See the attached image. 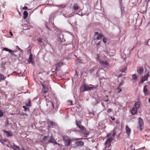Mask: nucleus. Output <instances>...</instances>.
I'll use <instances>...</instances> for the list:
<instances>
[{"label":"nucleus","mask_w":150,"mask_h":150,"mask_svg":"<svg viewBox=\"0 0 150 150\" xmlns=\"http://www.w3.org/2000/svg\"><path fill=\"white\" fill-rule=\"evenodd\" d=\"M115 135V132L113 131L107 135V137L108 138L105 143V148L109 147L111 145V142L112 141L113 138H114Z\"/></svg>","instance_id":"f257e3e1"},{"label":"nucleus","mask_w":150,"mask_h":150,"mask_svg":"<svg viewBox=\"0 0 150 150\" xmlns=\"http://www.w3.org/2000/svg\"><path fill=\"white\" fill-rule=\"evenodd\" d=\"M76 123L78 127L81 130L84 135L87 136L89 134V133L86 131V129L84 127L80 125V122L76 121Z\"/></svg>","instance_id":"f03ea898"},{"label":"nucleus","mask_w":150,"mask_h":150,"mask_svg":"<svg viewBox=\"0 0 150 150\" xmlns=\"http://www.w3.org/2000/svg\"><path fill=\"white\" fill-rule=\"evenodd\" d=\"M140 104V103L139 102H137L135 103L134 107L131 110V112L132 114L134 115L137 113V110L139 108Z\"/></svg>","instance_id":"7ed1b4c3"},{"label":"nucleus","mask_w":150,"mask_h":150,"mask_svg":"<svg viewBox=\"0 0 150 150\" xmlns=\"http://www.w3.org/2000/svg\"><path fill=\"white\" fill-rule=\"evenodd\" d=\"M96 59L97 60V61L99 62L103 66L107 67L109 65L108 63L107 62L101 61V58L99 56L97 55V57L96 58Z\"/></svg>","instance_id":"20e7f679"},{"label":"nucleus","mask_w":150,"mask_h":150,"mask_svg":"<svg viewBox=\"0 0 150 150\" xmlns=\"http://www.w3.org/2000/svg\"><path fill=\"white\" fill-rule=\"evenodd\" d=\"M94 88V86H91V87H90L86 85H83L81 87V90L82 92H84L86 91L91 90Z\"/></svg>","instance_id":"39448f33"},{"label":"nucleus","mask_w":150,"mask_h":150,"mask_svg":"<svg viewBox=\"0 0 150 150\" xmlns=\"http://www.w3.org/2000/svg\"><path fill=\"white\" fill-rule=\"evenodd\" d=\"M46 101L47 102V106H51V108H54V106L55 105L56 107H57L58 106V105L56 104L54 102H49V100H47V98H45Z\"/></svg>","instance_id":"423d86ee"},{"label":"nucleus","mask_w":150,"mask_h":150,"mask_svg":"<svg viewBox=\"0 0 150 150\" xmlns=\"http://www.w3.org/2000/svg\"><path fill=\"white\" fill-rule=\"evenodd\" d=\"M96 37L94 39L99 40L102 39L104 37L103 35L100 33H99L98 32H96L95 33V37Z\"/></svg>","instance_id":"0eeeda50"},{"label":"nucleus","mask_w":150,"mask_h":150,"mask_svg":"<svg viewBox=\"0 0 150 150\" xmlns=\"http://www.w3.org/2000/svg\"><path fill=\"white\" fill-rule=\"evenodd\" d=\"M63 139L65 142V145L67 146L69 145L71 142L70 139L68 137H64Z\"/></svg>","instance_id":"6e6552de"},{"label":"nucleus","mask_w":150,"mask_h":150,"mask_svg":"<svg viewBox=\"0 0 150 150\" xmlns=\"http://www.w3.org/2000/svg\"><path fill=\"white\" fill-rule=\"evenodd\" d=\"M138 124L140 130H142L143 127L144 123L143 120L141 118H139L138 119Z\"/></svg>","instance_id":"1a4fd4ad"},{"label":"nucleus","mask_w":150,"mask_h":150,"mask_svg":"<svg viewBox=\"0 0 150 150\" xmlns=\"http://www.w3.org/2000/svg\"><path fill=\"white\" fill-rule=\"evenodd\" d=\"M3 50H5L6 51H8V52H9L12 56L14 57H17V55H16L14 54V51H12L11 50L9 49H8V48H6V47H3Z\"/></svg>","instance_id":"9d476101"},{"label":"nucleus","mask_w":150,"mask_h":150,"mask_svg":"<svg viewBox=\"0 0 150 150\" xmlns=\"http://www.w3.org/2000/svg\"><path fill=\"white\" fill-rule=\"evenodd\" d=\"M149 76V72L146 73V75H145L144 76L142 77V79L140 81V83L141 84L144 81L146 80Z\"/></svg>","instance_id":"9b49d317"},{"label":"nucleus","mask_w":150,"mask_h":150,"mask_svg":"<svg viewBox=\"0 0 150 150\" xmlns=\"http://www.w3.org/2000/svg\"><path fill=\"white\" fill-rule=\"evenodd\" d=\"M148 86L145 85L143 88V92L144 93V95L145 96H147L149 95V90L147 88Z\"/></svg>","instance_id":"f8f14e48"},{"label":"nucleus","mask_w":150,"mask_h":150,"mask_svg":"<svg viewBox=\"0 0 150 150\" xmlns=\"http://www.w3.org/2000/svg\"><path fill=\"white\" fill-rule=\"evenodd\" d=\"M57 37L58 39L59 42H60L64 41V39L63 38V35L62 33H60L59 34H58Z\"/></svg>","instance_id":"ddd939ff"},{"label":"nucleus","mask_w":150,"mask_h":150,"mask_svg":"<svg viewBox=\"0 0 150 150\" xmlns=\"http://www.w3.org/2000/svg\"><path fill=\"white\" fill-rule=\"evenodd\" d=\"M63 65V63L62 62H57L55 64V66L56 67L55 70L57 71L59 69V67L62 66Z\"/></svg>","instance_id":"4468645a"},{"label":"nucleus","mask_w":150,"mask_h":150,"mask_svg":"<svg viewBox=\"0 0 150 150\" xmlns=\"http://www.w3.org/2000/svg\"><path fill=\"white\" fill-rule=\"evenodd\" d=\"M10 145L11 148H13L14 150H20L19 147L14 144H10Z\"/></svg>","instance_id":"2eb2a0df"},{"label":"nucleus","mask_w":150,"mask_h":150,"mask_svg":"<svg viewBox=\"0 0 150 150\" xmlns=\"http://www.w3.org/2000/svg\"><path fill=\"white\" fill-rule=\"evenodd\" d=\"M28 61L29 62V63H31L32 65H34V62L33 61V55L32 54H30V55Z\"/></svg>","instance_id":"dca6fc26"},{"label":"nucleus","mask_w":150,"mask_h":150,"mask_svg":"<svg viewBox=\"0 0 150 150\" xmlns=\"http://www.w3.org/2000/svg\"><path fill=\"white\" fill-rule=\"evenodd\" d=\"M137 71L138 73L140 74H142L143 72V69L142 67H140L137 68Z\"/></svg>","instance_id":"f3484780"},{"label":"nucleus","mask_w":150,"mask_h":150,"mask_svg":"<svg viewBox=\"0 0 150 150\" xmlns=\"http://www.w3.org/2000/svg\"><path fill=\"white\" fill-rule=\"evenodd\" d=\"M125 129L127 134L128 136H130V134L131 132L130 129L129 128L128 126L127 125L126 126Z\"/></svg>","instance_id":"a211bd4d"},{"label":"nucleus","mask_w":150,"mask_h":150,"mask_svg":"<svg viewBox=\"0 0 150 150\" xmlns=\"http://www.w3.org/2000/svg\"><path fill=\"white\" fill-rule=\"evenodd\" d=\"M42 85L43 86V88L42 90L45 93H46L48 91V89L47 87L45 86V85L42 84Z\"/></svg>","instance_id":"6ab92c4d"},{"label":"nucleus","mask_w":150,"mask_h":150,"mask_svg":"<svg viewBox=\"0 0 150 150\" xmlns=\"http://www.w3.org/2000/svg\"><path fill=\"white\" fill-rule=\"evenodd\" d=\"M49 137L47 136H45L43 138V143L46 144L49 142Z\"/></svg>","instance_id":"aec40b11"},{"label":"nucleus","mask_w":150,"mask_h":150,"mask_svg":"<svg viewBox=\"0 0 150 150\" xmlns=\"http://www.w3.org/2000/svg\"><path fill=\"white\" fill-rule=\"evenodd\" d=\"M4 132L6 134V135L8 137L11 136L12 135V133L10 131H7L5 130Z\"/></svg>","instance_id":"412c9836"},{"label":"nucleus","mask_w":150,"mask_h":150,"mask_svg":"<svg viewBox=\"0 0 150 150\" xmlns=\"http://www.w3.org/2000/svg\"><path fill=\"white\" fill-rule=\"evenodd\" d=\"M78 146H82L84 144V143L82 141H79L76 143Z\"/></svg>","instance_id":"4be33fe9"},{"label":"nucleus","mask_w":150,"mask_h":150,"mask_svg":"<svg viewBox=\"0 0 150 150\" xmlns=\"http://www.w3.org/2000/svg\"><path fill=\"white\" fill-rule=\"evenodd\" d=\"M23 14L24 16V18H26L28 16V12L26 11H24L23 13Z\"/></svg>","instance_id":"5701e85b"},{"label":"nucleus","mask_w":150,"mask_h":150,"mask_svg":"<svg viewBox=\"0 0 150 150\" xmlns=\"http://www.w3.org/2000/svg\"><path fill=\"white\" fill-rule=\"evenodd\" d=\"M132 80L136 81L137 79V76L135 74H133L132 75Z\"/></svg>","instance_id":"b1692460"},{"label":"nucleus","mask_w":150,"mask_h":150,"mask_svg":"<svg viewBox=\"0 0 150 150\" xmlns=\"http://www.w3.org/2000/svg\"><path fill=\"white\" fill-rule=\"evenodd\" d=\"M55 142H56V141L52 137H51V138L49 139V142L54 143Z\"/></svg>","instance_id":"393cba45"},{"label":"nucleus","mask_w":150,"mask_h":150,"mask_svg":"<svg viewBox=\"0 0 150 150\" xmlns=\"http://www.w3.org/2000/svg\"><path fill=\"white\" fill-rule=\"evenodd\" d=\"M127 69V66L125 67L124 68H122V69L120 70V71L122 72H124Z\"/></svg>","instance_id":"a878e982"},{"label":"nucleus","mask_w":150,"mask_h":150,"mask_svg":"<svg viewBox=\"0 0 150 150\" xmlns=\"http://www.w3.org/2000/svg\"><path fill=\"white\" fill-rule=\"evenodd\" d=\"M114 105L116 106L120 105V103L119 102L115 101L114 103Z\"/></svg>","instance_id":"bb28decb"},{"label":"nucleus","mask_w":150,"mask_h":150,"mask_svg":"<svg viewBox=\"0 0 150 150\" xmlns=\"http://www.w3.org/2000/svg\"><path fill=\"white\" fill-rule=\"evenodd\" d=\"M73 8L74 10H76L78 9V6H77V4H74Z\"/></svg>","instance_id":"cd10ccee"},{"label":"nucleus","mask_w":150,"mask_h":150,"mask_svg":"<svg viewBox=\"0 0 150 150\" xmlns=\"http://www.w3.org/2000/svg\"><path fill=\"white\" fill-rule=\"evenodd\" d=\"M26 105L27 106H31L30 105V100H28V103H27L26 102L25 103Z\"/></svg>","instance_id":"c85d7f7f"},{"label":"nucleus","mask_w":150,"mask_h":150,"mask_svg":"<svg viewBox=\"0 0 150 150\" xmlns=\"http://www.w3.org/2000/svg\"><path fill=\"white\" fill-rule=\"evenodd\" d=\"M23 107L24 108L25 111L28 110H29L28 108L26 106H23Z\"/></svg>","instance_id":"c756f323"},{"label":"nucleus","mask_w":150,"mask_h":150,"mask_svg":"<svg viewBox=\"0 0 150 150\" xmlns=\"http://www.w3.org/2000/svg\"><path fill=\"white\" fill-rule=\"evenodd\" d=\"M77 64L81 63H82V60L81 59H78L76 60Z\"/></svg>","instance_id":"7c9ffc66"},{"label":"nucleus","mask_w":150,"mask_h":150,"mask_svg":"<svg viewBox=\"0 0 150 150\" xmlns=\"http://www.w3.org/2000/svg\"><path fill=\"white\" fill-rule=\"evenodd\" d=\"M0 76L1 79H5L6 77H5L4 75L2 74H0Z\"/></svg>","instance_id":"2f4dec72"},{"label":"nucleus","mask_w":150,"mask_h":150,"mask_svg":"<svg viewBox=\"0 0 150 150\" xmlns=\"http://www.w3.org/2000/svg\"><path fill=\"white\" fill-rule=\"evenodd\" d=\"M20 115H23V116H24L25 117H25V116H26L27 117V114L25 113H20L19 114Z\"/></svg>","instance_id":"473e14b6"},{"label":"nucleus","mask_w":150,"mask_h":150,"mask_svg":"<svg viewBox=\"0 0 150 150\" xmlns=\"http://www.w3.org/2000/svg\"><path fill=\"white\" fill-rule=\"evenodd\" d=\"M38 41L40 43H41L42 42V40L41 38H39L37 39Z\"/></svg>","instance_id":"72a5a7b5"},{"label":"nucleus","mask_w":150,"mask_h":150,"mask_svg":"<svg viewBox=\"0 0 150 150\" xmlns=\"http://www.w3.org/2000/svg\"><path fill=\"white\" fill-rule=\"evenodd\" d=\"M48 124H50V125L53 126L54 125V123L52 121H49L48 122Z\"/></svg>","instance_id":"f704fd0d"},{"label":"nucleus","mask_w":150,"mask_h":150,"mask_svg":"<svg viewBox=\"0 0 150 150\" xmlns=\"http://www.w3.org/2000/svg\"><path fill=\"white\" fill-rule=\"evenodd\" d=\"M103 41L104 43H105L107 42V39L106 38H104L103 37Z\"/></svg>","instance_id":"c9c22d12"},{"label":"nucleus","mask_w":150,"mask_h":150,"mask_svg":"<svg viewBox=\"0 0 150 150\" xmlns=\"http://www.w3.org/2000/svg\"><path fill=\"white\" fill-rule=\"evenodd\" d=\"M16 48L18 49V50L21 51V52H22L23 50L21 49H20L18 46H16Z\"/></svg>","instance_id":"e433bc0d"},{"label":"nucleus","mask_w":150,"mask_h":150,"mask_svg":"<svg viewBox=\"0 0 150 150\" xmlns=\"http://www.w3.org/2000/svg\"><path fill=\"white\" fill-rule=\"evenodd\" d=\"M123 81H122L120 83V84H119V86H118V87H120L122 85H123Z\"/></svg>","instance_id":"4c0bfd02"},{"label":"nucleus","mask_w":150,"mask_h":150,"mask_svg":"<svg viewBox=\"0 0 150 150\" xmlns=\"http://www.w3.org/2000/svg\"><path fill=\"white\" fill-rule=\"evenodd\" d=\"M0 142L2 143L3 144H4V143L5 142V140H2V139H1L0 140Z\"/></svg>","instance_id":"58836bf2"},{"label":"nucleus","mask_w":150,"mask_h":150,"mask_svg":"<svg viewBox=\"0 0 150 150\" xmlns=\"http://www.w3.org/2000/svg\"><path fill=\"white\" fill-rule=\"evenodd\" d=\"M103 101L105 102H106L107 101H108V99H105V98H104L103 99Z\"/></svg>","instance_id":"ea45409f"},{"label":"nucleus","mask_w":150,"mask_h":150,"mask_svg":"<svg viewBox=\"0 0 150 150\" xmlns=\"http://www.w3.org/2000/svg\"><path fill=\"white\" fill-rule=\"evenodd\" d=\"M3 113L1 111V110H0V116H2L3 115Z\"/></svg>","instance_id":"a19ab883"},{"label":"nucleus","mask_w":150,"mask_h":150,"mask_svg":"<svg viewBox=\"0 0 150 150\" xmlns=\"http://www.w3.org/2000/svg\"><path fill=\"white\" fill-rule=\"evenodd\" d=\"M111 109H108V110L107 111L108 112H111Z\"/></svg>","instance_id":"79ce46f5"},{"label":"nucleus","mask_w":150,"mask_h":150,"mask_svg":"<svg viewBox=\"0 0 150 150\" xmlns=\"http://www.w3.org/2000/svg\"><path fill=\"white\" fill-rule=\"evenodd\" d=\"M28 8L27 7L25 6L23 8V9L24 10H26Z\"/></svg>","instance_id":"37998d69"},{"label":"nucleus","mask_w":150,"mask_h":150,"mask_svg":"<svg viewBox=\"0 0 150 150\" xmlns=\"http://www.w3.org/2000/svg\"><path fill=\"white\" fill-rule=\"evenodd\" d=\"M96 101V103H95V104H93V105H95V104H97V103H98V101Z\"/></svg>","instance_id":"c03bdc74"},{"label":"nucleus","mask_w":150,"mask_h":150,"mask_svg":"<svg viewBox=\"0 0 150 150\" xmlns=\"http://www.w3.org/2000/svg\"><path fill=\"white\" fill-rule=\"evenodd\" d=\"M105 99H108V96H106V97H105V98H104Z\"/></svg>","instance_id":"a18cd8bd"},{"label":"nucleus","mask_w":150,"mask_h":150,"mask_svg":"<svg viewBox=\"0 0 150 150\" xmlns=\"http://www.w3.org/2000/svg\"><path fill=\"white\" fill-rule=\"evenodd\" d=\"M101 105H102L104 107H105V105H104V103H101Z\"/></svg>","instance_id":"49530a36"},{"label":"nucleus","mask_w":150,"mask_h":150,"mask_svg":"<svg viewBox=\"0 0 150 150\" xmlns=\"http://www.w3.org/2000/svg\"><path fill=\"white\" fill-rule=\"evenodd\" d=\"M111 118L112 119V120H115V118L114 117H111Z\"/></svg>","instance_id":"de8ad7c7"},{"label":"nucleus","mask_w":150,"mask_h":150,"mask_svg":"<svg viewBox=\"0 0 150 150\" xmlns=\"http://www.w3.org/2000/svg\"><path fill=\"white\" fill-rule=\"evenodd\" d=\"M148 42L149 43V45L150 46V39H149L148 40Z\"/></svg>","instance_id":"09e8293b"},{"label":"nucleus","mask_w":150,"mask_h":150,"mask_svg":"<svg viewBox=\"0 0 150 150\" xmlns=\"http://www.w3.org/2000/svg\"><path fill=\"white\" fill-rule=\"evenodd\" d=\"M97 44L98 45H100V42H99L98 43H97Z\"/></svg>","instance_id":"8fccbe9b"},{"label":"nucleus","mask_w":150,"mask_h":150,"mask_svg":"<svg viewBox=\"0 0 150 150\" xmlns=\"http://www.w3.org/2000/svg\"><path fill=\"white\" fill-rule=\"evenodd\" d=\"M10 33L11 36H13V35L11 32H10Z\"/></svg>","instance_id":"3c124183"},{"label":"nucleus","mask_w":150,"mask_h":150,"mask_svg":"<svg viewBox=\"0 0 150 150\" xmlns=\"http://www.w3.org/2000/svg\"><path fill=\"white\" fill-rule=\"evenodd\" d=\"M146 2H148L149 1H150V0H146Z\"/></svg>","instance_id":"603ef678"},{"label":"nucleus","mask_w":150,"mask_h":150,"mask_svg":"<svg viewBox=\"0 0 150 150\" xmlns=\"http://www.w3.org/2000/svg\"><path fill=\"white\" fill-rule=\"evenodd\" d=\"M68 101L69 102H71V104L72 105V104H71V103H72V101H71L70 100H69Z\"/></svg>","instance_id":"864d4df0"},{"label":"nucleus","mask_w":150,"mask_h":150,"mask_svg":"<svg viewBox=\"0 0 150 150\" xmlns=\"http://www.w3.org/2000/svg\"><path fill=\"white\" fill-rule=\"evenodd\" d=\"M46 28L48 29V30H50L49 28H48L47 26L46 25Z\"/></svg>","instance_id":"5fc2aeb1"},{"label":"nucleus","mask_w":150,"mask_h":150,"mask_svg":"<svg viewBox=\"0 0 150 150\" xmlns=\"http://www.w3.org/2000/svg\"><path fill=\"white\" fill-rule=\"evenodd\" d=\"M121 76H122V75H121V74H120V75L118 76V77H121Z\"/></svg>","instance_id":"6e6d98bb"},{"label":"nucleus","mask_w":150,"mask_h":150,"mask_svg":"<svg viewBox=\"0 0 150 150\" xmlns=\"http://www.w3.org/2000/svg\"><path fill=\"white\" fill-rule=\"evenodd\" d=\"M149 103H150V98L149 99Z\"/></svg>","instance_id":"4d7b16f0"},{"label":"nucleus","mask_w":150,"mask_h":150,"mask_svg":"<svg viewBox=\"0 0 150 150\" xmlns=\"http://www.w3.org/2000/svg\"><path fill=\"white\" fill-rule=\"evenodd\" d=\"M21 150H25L24 149H21Z\"/></svg>","instance_id":"13d9d810"},{"label":"nucleus","mask_w":150,"mask_h":150,"mask_svg":"<svg viewBox=\"0 0 150 150\" xmlns=\"http://www.w3.org/2000/svg\"><path fill=\"white\" fill-rule=\"evenodd\" d=\"M140 1L139 2H141V1H142V0H140Z\"/></svg>","instance_id":"bf43d9fd"},{"label":"nucleus","mask_w":150,"mask_h":150,"mask_svg":"<svg viewBox=\"0 0 150 150\" xmlns=\"http://www.w3.org/2000/svg\"><path fill=\"white\" fill-rule=\"evenodd\" d=\"M71 16H68V17H71Z\"/></svg>","instance_id":"052dcab7"},{"label":"nucleus","mask_w":150,"mask_h":150,"mask_svg":"<svg viewBox=\"0 0 150 150\" xmlns=\"http://www.w3.org/2000/svg\"><path fill=\"white\" fill-rule=\"evenodd\" d=\"M80 139V138H79V139Z\"/></svg>","instance_id":"680f3d73"},{"label":"nucleus","mask_w":150,"mask_h":150,"mask_svg":"<svg viewBox=\"0 0 150 150\" xmlns=\"http://www.w3.org/2000/svg\"><path fill=\"white\" fill-rule=\"evenodd\" d=\"M149 71L150 72V68H149Z\"/></svg>","instance_id":"e2e57ef3"},{"label":"nucleus","mask_w":150,"mask_h":150,"mask_svg":"<svg viewBox=\"0 0 150 150\" xmlns=\"http://www.w3.org/2000/svg\"><path fill=\"white\" fill-rule=\"evenodd\" d=\"M149 23H150V22H149Z\"/></svg>","instance_id":"0e129e2a"}]
</instances>
